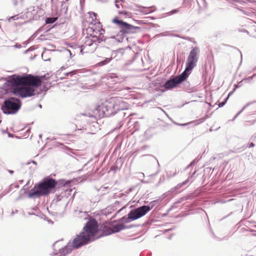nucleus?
Returning a JSON list of instances; mask_svg holds the SVG:
<instances>
[{
    "mask_svg": "<svg viewBox=\"0 0 256 256\" xmlns=\"http://www.w3.org/2000/svg\"><path fill=\"white\" fill-rule=\"evenodd\" d=\"M61 69L63 70V69H64V68L62 66V67L61 68Z\"/></svg>",
    "mask_w": 256,
    "mask_h": 256,
    "instance_id": "obj_34",
    "label": "nucleus"
},
{
    "mask_svg": "<svg viewBox=\"0 0 256 256\" xmlns=\"http://www.w3.org/2000/svg\"><path fill=\"white\" fill-rule=\"evenodd\" d=\"M178 10H174L172 11L171 12V14H174Z\"/></svg>",
    "mask_w": 256,
    "mask_h": 256,
    "instance_id": "obj_26",
    "label": "nucleus"
},
{
    "mask_svg": "<svg viewBox=\"0 0 256 256\" xmlns=\"http://www.w3.org/2000/svg\"><path fill=\"white\" fill-rule=\"evenodd\" d=\"M67 52L70 54V52L69 50H68Z\"/></svg>",
    "mask_w": 256,
    "mask_h": 256,
    "instance_id": "obj_32",
    "label": "nucleus"
},
{
    "mask_svg": "<svg viewBox=\"0 0 256 256\" xmlns=\"http://www.w3.org/2000/svg\"><path fill=\"white\" fill-rule=\"evenodd\" d=\"M125 228V226L123 224H117L115 225H114L110 230V232L108 233V234H110L114 232H120V230H124Z\"/></svg>",
    "mask_w": 256,
    "mask_h": 256,
    "instance_id": "obj_12",
    "label": "nucleus"
},
{
    "mask_svg": "<svg viewBox=\"0 0 256 256\" xmlns=\"http://www.w3.org/2000/svg\"><path fill=\"white\" fill-rule=\"evenodd\" d=\"M150 12H151V11H150L148 8H147V9L145 10V12H145L146 14H149V13H150Z\"/></svg>",
    "mask_w": 256,
    "mask_h": 256,
    "instance_id": "obj_24",
    "label": "nucleus"
},
{
    "mask_svg": "<svg viewBox=\"0 0 256 256\" xmlns=\"http://www.w3.org/2000/svg\"><path fill=\"white\" fill-rule=\"evenodd\" d=\"M187 78L184 74H182L180 76H176L172 80H168L164 84V88L166 90H170L176 85L180 84L182 81Z\"/></svg>",
    "mask_w": 256,
    "mask_h": 256,
    "instance_id": "obj_9",
    "label": "nucleus"
},
{
    "mask_svg": "<svg viewBox=\"0 0 256 256\" xmlns=\"http://www.w3.org/2000/svg\"><path fill=\"white\" fill-rule=\"evenodd\" d=\"M90 17L92 19V20H96V14L94 12H88Z\"/></svg>",
    "mask_w": 256,
    "mask_h": 256,
    "instance_id": "obj_18",
    "label": "nucleus"
},
{
    "mask_svg": "<svg viewBox=\"0 0 256 256\" xmlns=\"http://www.w3.org/2000/svg\"><path fill=\"white\" fill-rule=\"evenodd\" d=\"M121 1H122V0H115V5H116V6L118 8H120V5L121 4H118V3L121 2Z\"/></svg>",
    "mask_w": 256,
    "mask_h": 256,
    "instance_id": "obj_21",
    "label": "nucleus"
},
{
    "mask_svg": "<svg viewBox=\"0 0 256 256\" xmlns=\"http://www.w3.org/2000/svg\"><path fill=\"white\" fill-rule=\"evenodd\" d=\"M225 104V102H222L219 104V107L223 106Z\"/></svg>",
    "mask_w": 256,
    "mask_h": 256,
    "instance_id": "obj_25",
    "label": "nucleus"
},
{
    "mask_svg": "<svg viewBox=\"0 0 256 256\" xmlns=\"http://www.w3.org/2000/svg\"><path fill=\"white\" fill-rule=\"evenodd\" d=\"M255 75H253L252 76H249L248 78H244L242 82H243V81H247V80H250Z\"/></svg>",
    "mask_w": 256,
    "mask_h": 256,
    "instance_id": "obj_22",
    "label": "nucleus"
},
{
    "mask_svg": "<svg viewBox=\"0 0 256 256\" xmlns=\"http://www.w3.org/2000/svg\"><path fill=\"white\" fill-rule=\"evenodd\" d=\"M194 162H191L190 165H192Z\"/></svg>",
    "mask_w": 256,
    "mask_h": 256,
    "instance_id": "obj_35",
    "label": "nucleus"
},
{
    "mask_svg": "<svg viewBox=\"0 0 256 256\" xmlns=\"http://www.w3.org/2000/svg\"><path fill=\"white\" fill-rule=\"evenodd\" d=\"M98 28L96 30H94L93 28L91 29L93 30V33L90 34V36L85 38L84 42L80 48V52L84 53H92L96 48L98 44L102 40L104 36L102 32L104 30L101 28L100 24L98 22Z\"/></svg>",
    "mask_w": 256,
    "mask_h": 256,
    "instance_id": "obj_2",
    "label": "nucleus"
},
{
    "mask_svg": "<svg viewBox=\"0 0 256 256\" xmlns=\"http://www.w3.org/2000/svg\"><path fill=\"white\" fill-rule=\"evenodd\" d=\"M56 20V18H47L46 20V22L48 24L52 23L54 22Z\"/></svg>",
    "mask_w": 256,
    "mask_h": 256,
    "instance_id": "obj_19",
    "label": "nucleus"
},
{
    "mask_svg": "<svg viewBox=\"0 0 256 256\" xmlns=\"http://www.w3.org/2000/svg\"><path fill=\"white\" fill-rule=\"evenodd\" d=\"M9 172L12 174L13 173V171L12 170H9Z\"/></svg>",
    "mask_w": 256,
    "mask_h": 256,
    "instance_id": "obj_30",
    "label": "nucleus"
},
{
    "mask_svg": "<svg viewBox=\"0 0 256 256\" xmlns=\"http://www.w3.org/2000/svg\"><path fill=\"white\" fill-rule=\"evenodd\" d=\"M40 84L41 80L37 76L14 74L8 77L2 86H0V92L6 94L11 92L21 98L29 97L34 95L32 86L37 87Z\"/></svg>",
    "mask_w": 256,
    "mask_h": 256,
    "instance_id": "obj_1",
    "label": "nucleus"
},
{
    "mask_svg": "<svg viewBox=\"0 0 256 256\" xmlns=\"http://www.w3.org/2000/svg\"><path fill=\"white\" fill-rule=\"evenodd\" d=\"M24 15L22 16H20V15H16L11 17H10L8 18V22H10L12 20H18L20 19H24Z\"/></svg>",
    "mask_w": 256,
    "mask_h": 256,
    "instance_id": "obj_14",
    "label": "nucleus"
},
{
    "mask_svg": "<svg viewBox=\"0 0 256 256\" xmlns=\"http://www.w3.org/2000/svg\"><path fill=\"white\" fill-rule=\"evenodd\" d=\"M200 50L198 47L192 48L188 57L185 70L182 72L186 76L190 73L191 70L195 67L198 60Z\"/></svg>",
    "mask_w": 256,
    "mask_h": 256,
    "instance_id": "obj_5",
    "label": "nucleus"
},
{
    "mask_svg": "<svg viewBox=\"0 0 256 256\" xmlns=\"http://www.w3.org/2000/svg\"><path fill=\"white\" fill-rule=\"evenodd\" d=\"M112 100L116 112L120 110H127L129 107V104L122 98H112Z\"/></svg>",
    "mask_w": 256,
    "mask_h": 256,
    "instance_id": "obj_10",
    "label": "nucleus"
},
{
    "mask_svg": "<svg viewBox=\"0 0 256 256\" xmlns=\"http://www.w3.org/2000/svg\"><path fill=\"white\" fill-rule=\"evenodd\" d=\"M189 182V179H187L185 181L183 182L182 183L178 184H177V186H176V188H174V189H177L180 188L182 186L187 184Z\"/></svg>",
    "mask_w": 256,
    "mask_h": 256,
    "instance_id": "obj_16",
    "label": "nucleus"
},
{
    "mask_svg": "<svg viewBox=\"0 0 256 256\" xmlns=\"http://www.w3.org/2000/svg\"><path fill=\"white\" fill-rule=\"evenodd\" d=\"M246 108V106H244L243 108L236 115V116H234V118H236L241 112H242L244 110V108Z\"/></svg>",
    "mask_w": 256,
    "mask_h": 256,
    "instance_id": "obj_23",
    "label": "nucleus"
},
{
    "mask_svg": "<svg viewBox=\"0 0 256 256\" xmlns=\"http://www.w3.org/2000/svg\"><path fill=\"white\" fill-rule=\"evenodd\" d=\"M98 112L99 116H108L116 112L112 98L101 105L98 106L95 110Z\"/></svg>",
    "mask_w": 256,
    "mask_h": 256,
    "instance_id": "obj_7",
    "label": "nucleus"
},
{
    "mask_svg": "<svg viewBox=\"0 0 256 256\" xmlns=\"http://www.w3.org/2000/svg\"><path fill=\"white\" fill-rule=\"evenodd\" d=\"M112 60V58H106L104 60L100 62V64L101 66L105 65L108 64Z\"/></svg>",
    "mask_w": 256,
    "mask_h": 256,
    "instance_id": "obj_17",
    "label": "nucleus"
},
{
    "mask_svg": "<svg viewBox=\"0 0 256 256\" xmlns=\"http://www.w3.org/2000/svg\"><path fill=\"white\" fill-rule=\"evenodd\" d=\"M76 74V70L71 71L70 72H67L65 74V76H72L73 74Z\"/></svg>",
    "mask_w": 256,
    "mask_h": 256,
    "instance_id": "obj_20",
    "label": "nucleus"
},
{
    "mask_svg": "<svg viewBox=\"0 0 256 256\" xmlns=\"http://www.w3.org/2000/svg\"><path fill=\"white\" fill-rule=\"evenodd\" d=\"M57 242H56L55 244H54V246H55Z\"/></svg>",
    "mask_w": 256,
    "mask_h": 256,
    "instance_id": "obj_33",
    "label": "nucleus"
},
{
    "mask_svg": "<svg viewBox=\"0 0 256 256\" xmlns=\"http://www.w3.org/2000/svg\"><path fill=\"white\" fill-rule=\"evenodd\" d=\"M122 40L123 37L118 34L105 39L106 43L110 46H116L118 43L122 42Z\"/></svg>",
    "mask_w": 256,
    "mask_h": 256,
    "instance_id": "obj_11",
    "label": "nucleus"
},
{
    "mask_svg": "<svg viewBox=\"0 0 256 256\" xmlns=\"http://www.w3.org/2000/svg\"><path fill=\"white\" fill-rule=\"evenodd\" d=\"M254 144L252 143V142H251L249 146V147L250 148V147H254Z\"/></svg>",
    "mask_w": 256,
    "mask_h": 256,
    "instance_id": "obj_27",
    "label": "nucleus"
},
{
    "mask_svg": "<svg viewBox=\"0 0 256 256\" xmlns=\"http://www.w3.org/2000/svg\"><path fill=\"white\" fill-rule=\"evenodd\" d=\"M112 22L120 28V32L122 34H134L136 32V30L140 29L138 26H133L122 20H119L117 17L114 18Z\"/></svg>",
    "mask_w": 256,
    "mask_h": 256,
    "instance_id": "obj_8",
    "label": "nucleus"
},
{
    "mask_svg": "<svg viewBox=\"0 0 256 256\" xmlns=\"http://www.w3.org/2000/svg\"><path fill=\"white\" fill-rule=\"evenodd\" d=\"M32 162L36 166V163L35 162L32 161Z\"/></svg>",
    "mask_w": 256,
    "mask_h": 256,
    "instance_id": "obj_29",
    "label": "nucleus"
},
{
    "mask_svg": "<svg viewBox=\"0 0 256 256\" xmlns=\"http://www.w3.org/2000/svg\"><path fill=\"white\" fill-rule=\"evenodd\" d=\"M57 182L52 178H47L42 180L36 189H32L28 193L29 198L38 197L48 194L55 188Z\"/></svg>",
    "mask_w": 256,
    "mask_h": 256,
    "instance_id": "obj_3",
    "label": "nucleus"
},
{
    "mask_svg": "<svg viewBox=\"0 0 256 256\" xmlns=\"http://www.w3.org/2000/svg\"><path fill=\"white\" fill-rule=\"evenodd\" d=\"M20 107V102L18 99L10 98L4 100L2 106V110L6 114H14L18 110Z\"/></svg>",
    "mask_w": 256,
    "mask_h": 256,
    "instance_id": "obj_6",
    "label": "nucleus"
},
{
    "mask_svg": "<svg viewBox=\"0 0 256 256\" xmlns=\"http://www.w3.org/2000/svg\"><path fill=\"white\" fill-rule=\"evenodd\" d=\"M176 172H175L172 176H174L176 175Z\"/></svg>",
    "mask_w": 256,
    "mask_h": 256,
    "instance_id": "obj_31",
    "label": "nucleus"
},
{
    "mask_svg": "<svg viewBox=\"0 0 256 256\" xmlns=\"http://www.w3.org/2000/svg\"><path fill=\"white\" fill-rule=\"evenodd\" d=\"M118 14L122 15L124 18H130L132 17V14L126 11H118Z\"/></svg>",
    "mask_w": 256,
    "mask_h": 256,
    "instance_id": "obj_13",
    "label": "nucleus"
},
{
    "mask_svg": "<svg viewBox=\"0 0 256 256\" xmlns=\"http://www.w3.org/2000/svg\"><path fill=\"white\" fill-rule=\"evenodd\" d=\"M158 204V200H154L147 205L131 210L128 214V217H123L122 220L126 222H130L136 220L146 214Z\"/></svg>",
    "mask_w": 256,
    "mask_h": 256,
    "instance_id": "obj_4",
    "label": "nucleus"
},
{
    "mask_svg": "<svg viewBox=\"0 0 256 256\" xmlns=\"http://www.w3.org/2000/svg\"><path fill=\"white\" fill-rule=\"evenodd\" d=\"M204 2V0H202Z\"/></svg>",
    "mask_w": 256,
    "mask_h": 256,
    "instance_id": "obj_36",
    "label": "nucleus"
},
{
    "mask_svg": "<svg viewBox=\"0 0 256 256\" xmlns=\"http://www.w3.org/2000/svg\"><path fill=\"white\" fill-rule=\"evenodd\" d=\"M230 94V93L228 94V96H227V98L225 99V102H226L228 98V97H229Z\"/></svg>",
    "mask_w": 256,
    "mask_h": 256,
    "instance_id": "obj_28",
    "label": "nucleus"
},
{
    "mask_svg": "<svg viewBox=\"0 0 256 256\" xmlns=\"http://www.w3.org/2000/svg\"><path fill=\"white\" fill-rule=\"evenodd\" d=\"M12 3L14 6L22 5L24 0H12Z\"/></svg>",
    "mask_w": 256,
    "mask_h": 256,
    "instance_id": "obj_15",
    "label": "nucleus"
}]
</instances>
